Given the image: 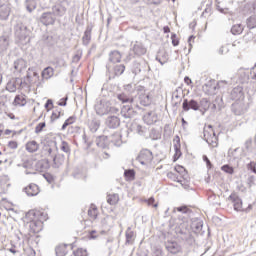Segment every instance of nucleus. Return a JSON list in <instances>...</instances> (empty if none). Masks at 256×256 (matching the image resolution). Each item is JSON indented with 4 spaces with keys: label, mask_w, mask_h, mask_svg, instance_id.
I'll list each match as a JSON object with an SVG mask.
<instances>
[{
    "label": "nucleus",
    "mask_w": 256,
    "mask_h": 256,
    "mask_svg": "<svg viewBox=\"0 0 256 256\" xmlns=\"http://www.w3.org/2000/svg\"><path fill=\"white\" fill-rule=\"evenodd\" d=\"M232 111L236 115H243V108H241L240 104H233L232 105Z\"/></svg>",
    "instance_id": "nucleus-44"
},
{
    "label": "nucleus",
    "mask_w": 256,
    "mask_h": 256,
    "mask_svg": "<svg viewBox=\"0 0 256 256\" xmlns=\"http://www.w3.org/2000/svg\"><path fill=\"white\" fill-rule=\"evenodd\" d=\"M203 161L206 163L208 169H211L212 165H211V160H209V158L207 157V155L203 156Z\"/></svg>",
    "instance_id": "nucleus-58"
},
{
    "label": "nucleus",
    "mask_w": 256,
    "mask_h": 256,
    "mask_svg": "<svg viewBox=\"0 0 256 256\" xmlns=\"http://www.w3.org/2000/svg\"><path fill=\"white\" fill-rule=\"evenodd\" d=\"M99 127H101V124L97 120H92L89 123V129L92 133H97V131L99 130Z\"/></svg>",
    "instance_id": "nucleus-38"
},
{
    "label": "nucleus",
    "mask_w": 256,
    "mask_h": 256,
    "mask_svg": "<svg viewBox=\"0 0 256 256\" xmlns=\"http://www.w3.org/2000/svg\"><path fill=\"white\" fill-rule=\"evenodd\" d=\"M191 227L194 233H201L203 230V222H193Z\"/></svg>",
    "instance_id": "nucleus-41"
},
{
    "label": "nucleus",
    "mask_w": 256,
    "mask_h": 256,
    "mask_svg": "<svg viewBox=\"0 0 256 256\" xmlns=\"http://www.w3.org/2000/svg\"><path fill=\"white\" fill-rule=\"evenodd\" d=\"M74 256H87V250H84L83 248H79L73 253Z\"/></svg>",
    "instance_id": "nucleus-49"
},
{
    "label": "nucleus",
    "mask_w": 256,
    "mask_h": 256,
    "mask_svg": "<svg viewBox=\"0 0 256 256\" xmlns=\"http://www.w3.org/2000/svg\"><path fill=\"white\" fill-rule=\"evenodd\" d=\"M57 256H66L67 255V245L60 244L55 249Z\"/></svg>",
    "instance_id": "nucleus-35"
},
{
    "label": "nucleus",
    "mask_w": 256,
    "mask_h": 256,
    "mask_svg": "<svg viewBox=\"0 0 256 256\" xmlns=\"http://www.w3.org/2000/svg\"><path fill=\"white\" fill-rule=\"evenodd\" d=\"M53 159V163H54V167L56 169H59V167H61V165H63V163H65V156L64 155H55L52 157Z\"/></svg>",
    "instance_id": "nucleus-27"
},
{
    "label": "nucleus",
    "mask_w": 256,
    "mask_h": 256,
    "mask_svg": "<svg viewBox=\"0 0 256 256\" xmlns=\"http://www.w3.org/2000/svg\"><path fill=\"white\" fill-rule=\"evenodd\" d=\"M14 75H22L27 70V61L19 58L13 63Z\"/></svg>",
    "instance_id": "nucleus-6"
},
{
    "label": "nucleus",
    "mask_w": 256,
    "mask_h": 256,
    "mask_svg": "<svg viewBox=\"0 0 256 256\" xmlns=\"http://www.w3.org/2000/svg\"><path fill=\"white\" fill-rule=\"evenodd\" d=\"M231 97L235 101H237V99H239L240 97H243V88L241 87L233 88V90L231 91Z\"/></svg>",
    "instance_id": "nucleus-30"
},
{
    "label": "nucleus",
    "mask_w": 256,
    "mask_h": 256,
    "mask_svg": "<svg viewBox=\"0 0 256 256\" xmlns=\"http://www.w3.org/2000/svg\"><path fill=\"white\" fill-rule=\"evenodd\" d=\"M53 75H55V70L51 66L46 67L42 71V78H44L46 80L51 79V77H53Z\"/></svg>",
    "instance_id": "nucleus-28"
},
{
    "label": "nucleus",
    "mask_w": 256,
    "mask_h": 256,
    "mask_svg": "<svg viewBox=\"0 0 256 256\" xmlns=\"http://www.w3.org/2000/svg\"><path fill=\"white\" fill-rule=\"evenodd\" d=\"M59 117H61V111L56 110L51 115V121H57Z\"/></svg>",
    "instance_id": "nucleus-52"
},
{
    "label": "nucleus",
    "mask_w": 256,
    "mask_h": 256,
    "mask_svg": "<svg viewBox=\"0 0 256 256\" xmlns=\"http://www.w3.org/2000/svg\"><path fill=\"white\" fill-rule=\"evenodd\" d=\"M9 15H11V7L9 6V4H2L0 6L1 21H7V19H9Z\"/></svg>",
    "instance_id": "nucleus-17"
},
{
    "label": "nucleus",
    "mask_w": 256,
    "mask_h": 256,
    "mask_svg": "<svg viewBox=\"0 0 256 256\" xmlns=\"http://www.w3.org/2000/svg\"><path fill=\"white\" fill-rule=\"evenodd\" d=\"M13 103L18 107H25V105H27V100L25 99V96L17 95Z\"/></svg>",
    "instance_id": "nucleus-32"
},
{
    "label": "nucleus",
    "mask_w": 256,
    "mask_h": 256,
    "mask_svg": "<svg viewBox=\"0 0 256 256\" xmlns=\"http://www.w3.org/2000/svg\"><path fill=\"white\" fill-rule=\"evenodd\" d=\"M168 179H172V181H177V183H181L183 185V180L179 179V176L173 172H168L167 173Z\"/></svg>",
    "instance_id": "nucleus-45"
},
{
    "label": "nucleus",
    "mask_w": 256,
    "mask_h": 256,
    "mask_svg": "<svg viewBox=\"0 0 256 256\" xmlns=\"http://www.w3.org/2000/svg\"><path fill=\"white\" fill-rule=\"evenodd\" d=\"M221 169L224 171V173H228V175H233V173H235V170L233 169V167L227 164L223 165Z\"/></svg>",
    "instance_id": "nucleus-47"
},
{
    "label": "nucleus",
    "mask_w": 256,
    "mask_h": 256,
    "mask_svg": "<svg viewBox=\"0 0 256 256\" xmlns=\"http://www.w3.org/2000/svg\"><path fill=\"white\" fill-rule=\"evenodd\" d=\"M75 123V117L70 116L68 119L65 120V122L62 125V131H65L69 125H73Z\"/></svg>",
    "instance_id": "nucleus-43"
},
{
    "label": "nucleus",
    "mask_w": 256,
    "mask_h": 256,
    "mask_svg": "<svg viewBox=\"0 0 256 256\" xmlns=\"http://www.w3.org/2000/svg\"><path fill=\"white\" fill-rule=\"evenodd\" d=\"M182 109L183 111H199V102H197V100L191 99V100H187L184 99L183 103H182Z\"/></svg>",
    "instance_id": "nucleus-9"
},
{
    "label": "nucleus",
    "mask_w": 256,
    "mask_h": 256,
    "mask_svg": "<svg viewBox=\"0 0 256 256\" xmlns=\"http://www.w3.org/2000/svg\"><path fill=\"white\" fill-rule=\"evenodd\" d=\"M182 235H184L183 239H189L191 237V232L189 230L181 231Z\"/></svg>",
    "instance_id": "nucleus-61"
},
{
    "label": "nucleus",
    "mask_w": 256,
    "mask_h": 256,
    "mask_svg": "<svg viewBox=\"0 0 256 256\" xmlns=\"http://www.w3.org/2000/svg\"><path fill=\"white\" fill-rule=\"evenodd\" d=\"M45 122H40L36 127H35V133L39 134L43 129H45Z\"/></svg>",
    "instance_id": "nucleus-50"
},
{
    "label": "nucleus",
    "mask_w": 256,
    "mask_h": 256,
    "mask_svg": "<svg viewBox=\"0 0 256 256\" xmlns=\"http://www.w3.org/2000/svg\"><path fill=\"white\" fill-rule=\"evenodd\" d=\"M136 161H138V163H141L145 167H149V165L153 161V152H151V150L149 149L141 150L136 158Z\"/></svg>",
    "instance_id": "nucleus-3"
},
{
    "label": "nucleus",
    "mask_w": 256,
    "mask_h": 256,
    "mask_svg": "<svg viewBox=\"0 0 256 256\" xmlns=\"http://www.w3.org/2000/svg\"><path fill=\"white\" fill-rule=\"evenodd\" d=\"M159 137H161V134H159V132H157V130L152 129L150 131V139H152L153 141H157V139H159Z\"/></svg>",
    "instance_id": "nucleus-48"
},
{
    "label": "nucleus",
    "mask_w": 256,
    "mask_h": 256,
    "mask_svg": "<svg viewBox=\"0 0 256 256\" xmlns=\"http://www.w3.org/2000/svg\"><path fill=\"white\" fill-rule=\"evenodd\" d=\"M9 49V37L7 35L0 36V57H3Z\"/></svg>",
    "instance_id": "nucleus-14"
},
{
    "label": "nucleus",
    "mask_w": 256,
    "mask_h": 256,
    "mask_svg": "<svg viewBox=\"0 0 256 256\" xmlns=\"http://www.w3.org/2000/svg\"><path fill=\"white\" fill-rule=\"evenodd\" d=\"M147 67H149V66L145 62H142V63L135 62L134 68H133V73H135V75H139V73H141V71H145V69H147Z\"/></svg>",
    "instance_id": "nucleus-26"
},
{
    "label": "nucleus",
    "mask_w": 256,
    "mask_h": 256,
    "mask_svg": "<svg viewBox=\"0 0 256 256\" xmlns=\"http://www.w3.org/2000/svg\"><path fill=\"white\" fill-rule=\"evenodd\" d=\"M88 215L92 219H97V208H93L92 210H88Z\"/></svg>",
    "instance_id": "nucleus-53"
},
{
    "label": "nucleus",
    "mask_w": 256,
    "mask_h": 256,
    "mask_svg": "<svg viewBox=\"0 0 256 256\" xmlns=\"http://www.w3.org/2000/svg\"><path fill=\"white\" fill-rule=\"evenodd\" d=\"M132 51L134 55L141 57V55H145V53H147V48H145L143 43L136 41L133 45Z\"/></svg>",
    "instance_id": "nucleus-15"
},
{
    "label": "nucleus",
    "mask_w": 256,
    "mask_h": 256,
    "mask_svg": "<svg viewBox=\"0 0 256 256\" xmlns=\"http://www.w3.org/2000/svg\"><path fill=\"white\" fill-rule=\"evenodd\" d=\"M25 7L29 13H33L37 7V3L35 0H26L25 1Z\"/></svg>",
    "instance_id": "nucleus-36"
},
{
    "label": "nucleus",
    "mask_w": 256,
    "mask_h": 256,
    "mask_svg": "<svg viewBox=\"0 0 256 256\" xmlns=\"http://www.w3.org/2000/svg\"><path fill=\"white\" fill-rule=\"evenodd\" d=\"M49 107H53V100L48 99L45 103V109H49Z\"/></svg>",
    "instance_id": "nucleus-64"
},
{
    "label": "nucleus",
    "mask_w": 256,
    "mask_h": 256,
    "mask_svg": "<svg viewBox=\"0 0 256 256\" xmlns=\"http://www.w3.org/2000/svg\"><path fill=\"white\" fill-rule=\"evenodd\" d=\"M171 39H172V45L174 47H177V45H179V40L177 39V34H172Z\"/></svg>",
    "instance_id": "nucleus-54"
},
{
    "label": "nucleus",
    "mask_w": 256,
    "mask_h": 256,
    "mask_svg": "<svg viewBox=\"0 0 256 256\" xmlns=\"http://www.w3.org/2000/svg\"><path fill=\"white\" fill-rule=\"evenodd\" d=\"M52 13L57 17H63L67 13V7L63 4H56L52 7Z\"/></svg>",
    "instance_id": "nucleus-18"
},
{
    "label": "nucleus",
    "mask_w": 256,
    "mask_h": 256,
    "mask_svg": "<svg viewBox=\"0 0 256 256\" xmlns=\"http://www.w3.org/2000/svg\"><path fill=\"white\" fill-rule=\"evenodd\" d=\"M121 115L124 119H131L133 115V109H131V106H124L121 110Z\"/></svg>",
    "instance_id": "nucleus-31"
},
{
    "label": "nucleus",
    "mask_w": 256,
    "mask_h": 256,
    "mask_svg": "<svg viewBox=\"0 0 256 256\" xmlns=\"http://www.w3.org/2000/svg\"><path fill=\"white\" fill-rule=\"evenodd\" d=\"M26 253H27L28 256H35L36 255V252L33 248H28L26 250Z\"/></svg>",
    "instance_id": "nucleus-60"
},
{
    "label": "nucleus",
    "mask_w": 256,
    "mask_h": 256,
    "mask_svg": "<svg viewBox=\"0 0 256 256\" xmlns=\"http://www.w3.org/2000/svg\"><path fill=\"white\" fill-rule=\"evenodd\" d=\"M46 155H49L53 159L57 153H59V147L57 146V141L50 140L47 142V145L44 147Z\"/></svg>",
    "instance_id": "nucleus-7"
},
{
    "label": "nucleus",
    "mask_w": 256,
    "mask_h": 256,
    "mask_svg": "<svg viewBox=\"0 0 256 256\" xmlns=\"http://www.w3.org/2000/svg\"><path fill=\"white\" fill-rule=\"evenodd\" d=\"M246 25H247L248 29H255V27H256V15L250 16L246 20Z\"/></svg>",
    "instance_id": "nucleus-40"
},
{
    "label": "nucleus",
    "mask_w": 256,
    "mask_h": 256,
    "mask_svg": "<svg viewBox=\"0 0 256 256\" xmlns=\"http://www.w3.org/2000/svg\"><path fill=\"white\" fill-rule=\"evenodd\" d=\"M90 41H91V28H89V26H88L84 32L83 37H82V43H83V45L87 46V45H89Z\"/></svg>",
    "instance_id": "nucleus-33"
},
{
    "label": "nucleus",
    "mask_w": 256,
    "mask_h": 256,
    "mask_svg": "<svg viewBox=\"0 0 256 256\" xmlns=\"http://www.w3.org/2000/svg\"><path fill=\"white\" fill-rule=\"evenodd\" d=\"M124 91H127L128 93H133V91H135V89L133 88V85L127 84L124 86Z\"/></svg>",
    "instance_id": "nucleus-56"
},
{
    "label": "nucleus",
    "mask_w": 256,
    "mask_h": 256,
    "mask_svg": "<svg viewBox=\"0 0 256 256\" xmlns=\"http://www.w3.org/2000/svg\"><path fill=\"white\" fill-rule=\"evenodd\" d=\"M25 86V81L23 78H12L6 85V91L9 93H15L17 89H23Z\"/></svg>",
    "instance_id": "nucleus-4"
},
{
    "label": "nucleus",
    "mask_w": 256,
    "mask_h": 256,
    "mask_svg": "<svg viewBox=\"0 0 256 256\" xmlns=\"http://www.w3.org/2000/svg\"><path fill=\"white\" fill-rule=\"evenodd\" d=\"M40 21L43 25H53L55 23V16H53V12H44L40 17Z\"/></svg>",
    "instance_id": "nucleus-16"
},
{
    "label": "nucleus",
    "mask_w": 256,
    "mask_h": 256,
    "mask_svg": "<svg viewBox=\"0 0 256 256\" xmlns=\"http://www.w3.org/2000/svg\"><path fill=\"white\" fill-rule=\"evenodd\" d=\"M26 151H28V153H35L39 151V143H37L35 140L27 142Z\"/></svg>",
    "instance_id": "nucleus-25"
},
{
    "label": "nucleus",
    "mask_w": 256,
    "mask_h": 256,
    "mask_svg": "<svg viewBox=\"0 0 256 256\" xmlns=\"http://www.w3.org/2000/svg\"><path fill=\"white\" fill-rule=\"evenodd\" d=\"M107 203L109 205H117L119 203V194H109L107 196Z\"/></svg>",
    "instance_id": "nucleus-37"
},
{
    "label": "nucleus",
    "mask_w": 256,
    "mask_h": 256,
    "mask_svg": "<svg viewBox=\"0 0 256 256\" xmlns=\"http://www.w3.org/2000/svg\"><path fill=\"white\" fill-rule=\"evenodd\" d=\"M95 111L97 115L103 117V115H107V113H116L119 109L112 107L111 103L108 101H100L95 105Z\"/></svg>",
    "instance_id": "nucleus-1"
},
{
    "label": "nucleus",
    "mask_w": 256,
    "mask_h": 256,
    "mask_svg": "<svg viewBox=\"0 0 256 256\" xmlns=\"http://www.w3.org/2000/svg\"><path fill=\"white\" fill-rule=\"evenodd\" d=\"M105 124L106 127H109V129H117V127L121 125V120L117 116H108Z\"/></svg>",
    "instance_id": "nucleus-13"
},
{
    "label": "nucleus",
    "mask_w": 256,
    "mask_h": 256,
    "mask_svg": "<svg viewBox=\"0 0 256 256\" xmlns=\"http://www.w3.org/2000/svg\"><path fill=\"white\" fill-rule=\"evenodd\" d=\"M125 236H126V245H133L135 241V232L131 230V227L127 228L125 232Z\"/></svg>",
    "instance_id": "nucleus-24"
},
{
    "label": "nucleus",
    "mask_w": 256,
    "mask_h": 256,
    "mask_svg": "<svg viewBox=\"0 0 256 256\" xmlns=\"http://www.w3.org/2000/svg\"><path fill=\"white\" fill-rule=\"evenodd\" d=\"M230 199H232L233 201V207H234V211H251L252 206L251 204L248 205L247 208H244L243 206V200H241V198H239L238 196H230Z\"/></svg>",
    "instance_id": "nucleus-8"
},
{
    "label": "nucleus",
    "mask_w": 256,
    "mask_h": 256,
    "mask_svg": "<svg viewBox=\"0 0 256 256\" xmlns=\"http://www.w3.org/2000/svg\"><path fill=\"white\" fill-rule=\"evenodd\" d=\"M61 151L64 153H71V147L69 146V143L62 141L60 146Z\"/></svg>",
    "instance_id": "nucleus-46"
},
{
    "label": "nucleus",
    "mask_w": 256,
    "mask_h": 256,
    "mask_svg": "<svg viewBox=\"0 0 256 256\" xmlns=\"http://www.w3.org/2000/svg\"><path fill=\"white\" fill-rule=\"evenodd\" d=\"M23 191L28 197H37V194L40 193L41 190L37 184L31 183L26 186Z\"/></svg>",
    "instance_id": "nucleus-10"
},
{
    "label": "nucleus",
    "mask_w": 256,
    "mask_h": 256,
    "mask_svg": "<svg viewBox=\"0 0 256 256\" xmlns=\"http://www.w3.org/2000/svg\"><path fill=\"white\" fill-rule=\"evenodd\" d=\"M208 145H211L212 147H217V138L216 139H212L210 138V142H207Z\"/></svg>",
    "instance_id": "nucleus-63"
},
{
    "label": "nucleus",
    "mask_w": 256,
    "mask_h": 256,
    "mask_svg": "<svg viewBox=\"0 0 256 256\" xmlns=\"http://www.w3.org/2000/svg\"><path fill=\"white\" fill-rule=\"evenodd\" d=\"M244 145L247 151H249V149H251V145H253V139L249 138L248 140L245 141Z\"/></svg>",
    "instance_id": "nucleus-55"
},
{
    "label": "nucleus",
    "mask_w": 256,
    "mask_h": 256,
    "mask_svg": "<svg viewBox=\"0 0 256 256\" xmlns=\"http://www.w3.org/2000/svg\"><path fill=\"white\" fill-rule=\"evenodd\" d=\"M110 63H121V52L113 50L109 53Z\"/></svg>",
    "instance_id": "nucleus-22"
},
{
    "label": "nucleus",
    "mask_w": 256,
    "mask_h": 256,
    "mask_svg": "<svg viewBox=\"0 0 256 256\" xmlns=\"http://www.w3.org/2000/svg\"><path fill=\"white\" fill-rule=\"evenodd\" d=\"M106 141H109V136H99L96 138L97 147H100V149H108L109 145Z\"/></svg>",
    "instance_id": "nucleus-21"
},
{
    "label": "nucleus",
    "mask_w": 256,
    "mask_h": 256,
    "mask_svg": "<svg viewBox=\"0 0 256 256\" xmlns=\"http://www.w3.org/2000/svg\"><path fill=\"white\" fill-rule=\"evenodd\" d=\"M165 247L169 253H172V255H177V253L181 252V245L175 241H167Z\"/></svg>",
    "instance_id": "nucleus-12"
},
{
    "label": "nucleus",
    "mask_w": 256,
    "mask_h": 256,
    "mask_svg": "<svg viewBox=\"0 0 256 256\" xmlns=\"http://www.w3.org/2000/svg\"><path fill=\"white\" fill-rule=\"evenodd\" d=\"M8 147H9V149H17V147H19V144H17L16 141H10L8 143Z\"/></svg>",
    "instance_id": "nucleus-57"
},
{
    "label": "nucleus",
    "mask_w": 256,
    "mask_h": 256,
    "mask_svg": "<svg viewBox=\"0 0 256 256\" xmlns=\"http://www.w3.org/2000/svg\"><path fill=\"white\" fill-rule=\"evenodd\" d=\"M102 159H109L111 157V154L107 151H104L101 153Z\"/></svg>",
    "instance_id": "nucleus-62"
},
{
    "label": "nucleus",
    "mask_w": 256,
    "mask_h": 256,
    "mask_svg": "<svg viewBox=\"0 0 256 256\" xmlns=\"http://www.w3.org/2000/svg\"><path fill=\"white\" fill-rule=\"evenodd\" d=\"M23 80L24 85L28 88H31L36 83H39V73L35 71V68H29L26 77H24Z\"/></svg>",
    "instance_id": "nucleus-2"
},
{
    "label": "nucleus",
    "mask_w": 256,
    "mask_h": 256,
    "mask_svg": "<svg viewBox=\"0 0 256 256\" xmlns=\"http://www.w3.org/2000/svg\"><path fill=\"white\" fill-rule=\"evenodd\" d=\"M68 99H69L68 97L62 98V99L60 100V102L58 103V105H59L60 107H65V106L67 105V100H68Z\"/></svg>",
    "instance_id": "nucleus-59"
},
{
    "label": "nucleus",
    "mask_w": 256,
    "mask_h": 256,
    "mask_svg": "<svg viewBox=\"0 0 256 256\" xmlns=\"http://www.w3.org/2000/svg\"><path fill=\"white\" fill-rule=\"evenodd\" d=\"M108 141L113 143L115 147H121L123 145V140L121 139V133L114 132L112 135L108 136Z\"/></svg>",
    "instance_id": "nucleus-19"
},
{
    "label": "nucleus",
    "mask_w": 256,
    "mask_h": 256,
    "mask_svg": "<svg viewBox=\"0 0 256 256\" xmlns=\"http://www.w3.org/2000/svg\"><path fill=\"white\" fill-rule=\"evenodd\" d=\"M124 175L128 179H133V177H135V170H132V169L125 170Z\"/></svg>",
    "instance_id": "nucleus-51"
},
{
    "label": "nucleus",
    "mask_w": 256,
    "mask_h": 256,
    "mask_svg": "<svg viewBox=\"0 0 256 256\" xmlns=\"http://www.w3.org/2000/svg\"><path fill=\"white\" fill-rule=\"evenodd\" d=\"M132 129L135 133L141 135L142 137H145V135H147V128L145 126H141L140 124L134 123L132 125Z\"/></svg>",
    "instance_id": "nucleus-23"
},
{
    "label": "nucleus",
    "mask_w": 256,
    "mask_h": 256,
    "mask_svg": "<svg viewBox=\"0 0 256 256\" xmlns=\"http://www.w3.org/2000/svg\"><path fill=\"white\" fill-rule=\"evenodd\" d=\"M143 121L146 125H153V123H156L157 121V115L155 112L150 111L143 116Z\"/></svg>",
    "instance_id": "nucleus-20"
},
{
    "label": "nucleus",
    "mask_w": 256,
    "mask_h": 256,
    "mask_svg": "<svg viewBox=\"0 0 256 256\" xmlns=\"http://www.w3.org/2000/svg\"><path fill=\"white\" fill-rule=\"evenodd\" d=\"M140 105H143L144 107H148V105H151V96L149 94H140Z\"/></svg>",
    "instance_id": "nucleus-29"
},
{
    "label": "nucleus",
    "mask_w": 256,
    "mask_h": 256,
    "mask_svg": "<svg viewBox=\"0 0 256 256\" xmlns=\"http://www.w3.org/2000/svg\"><path fill=\"white\" fill-rule=\"evenodd\" d=\"M114 73L115 75L119 76V75H123V73H125V65L123 64H118L114 67Z\"/></svg>",
    "instance_id": "nucleus-42"
},
{
    "label": "nucleus",
    "mask_w": 256,
    "mask_h": 256,
    "mask_svg": "<svg viewBox=\"0 0 256 256\" xmlns=\"http://www.w3.org/2000/svg\"><path fill=\"white\" fill-rule=\"evenodd\" d=\"M14 33H15V37H17V39H19V41H25V39H27V37L29 35V32L27 31V26H25L21 22H18L14 26Z\"/></svg>",
    "instance_id": "nucleus-5"
},
{
    "label": "nucleus",
    "mask_w": 256,
    "mask_h": 256,
    "mask_svg": "<svg viewBox=\"0 0 256 256\" xmlns=\"http://www.w3.org/2000/svg\"><path fill=\"white\" fill-rule=\"evenodd\" d=\"M232 35H241L243 33V26L241 24H235L231 28Z\"/></svg>",
    "instance_id": "nucleus-39"
},
{
    "label": "nucleus",
    "mask_w": 256,
    "mask_h": 256,
    "mask_svg": "<svg viewBox=\"0 0 256 256\" xmlns=\"http://www.w3.org/2000/svg\"><path fill=\"white\" fill-rule=\"evenodd\" d=\"M211 138L214 140L216 139L215 131H213V126H205L203 130V139L204 141H206V143H211Z\"/></svg>",
    "instance_id": "nucleus-11"
},
{
    "label": "nucleus",
    "mask_w": 256,
    "mask_h": 256,
    "mask_svg": "<svg viewBox=\"0 0 256 256\" xmlns=\"http://www.w3.org/2000/svg\"><path fill=\"white\" fill-rule=\"evenodd\" d=\"M116 97L121 103H133V97H129L125 93L117 94Z\"/></svg>",
    "instance_id": "nucleus-34"
}]
</instances>
